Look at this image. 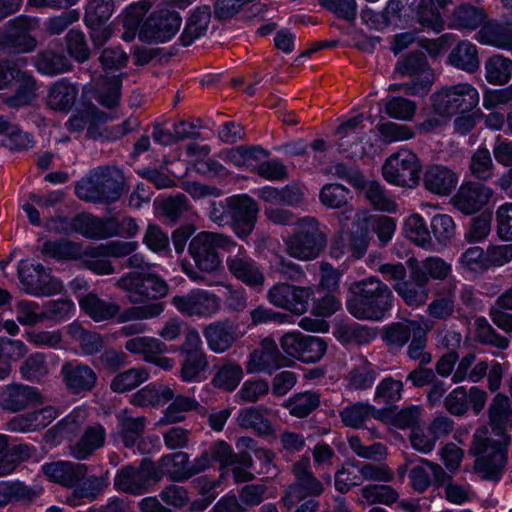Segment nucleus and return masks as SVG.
Returning <instances> with one entry per match:
<instances>
[{"instance_id": "2f4dec72", "label": "nucleus", "mask_w": 512, "mask_h": 512, "mask_svg": "<svg viewBox=\"0 0 512 512\" xmlns=\"http://www.w3.org/2000/svg\"><path fill=\"white\" fill-rule=\"evenodd\" d=\"M475 39L484 45L512 50V32L509 30L507 22L485 20L476 33Z\"/></svg>"}, {"instance_id": "680f3d73", "label": "nucleus", "mask_w": 512, "mask_h": 512, "mask_svg": "<svg viewBox=\"0 0 512 512\" xmlns=\"http://www.w3.org/2000/svg\"><path fill=\"white\" fill-rule=\"evenodd\" d=\"M18 87L14 95L8 97L5 102L10 107H21L30 104L36 97V80L27 71H22L16 80Z\"/></svg>"}, {"instance_id": "b1692460", "label": "nucleus", "mask_w": 512, "mask_h": 512, "mask_svg": "<svg viewBox=\"0 0 512 512\" xmlns=\"http://www.w3.org/2000/svg\"><path fill=\"white\" fill-rule=\"evenodd\" d=\"M124 73L92 76V97L101 106L112 109L119 105L121 100L122 77Z\"/></svg>"}, {"instance_id": "69168bd1", "label": "nucleus", "mask_w": 512, "mask_h": 512, "mask_svg": "<svg viewBox=\"0 0 512 512\" xmlns=\"http://www.w3.org/2000/svg\"><path fill=\"white\" fill-rule=\"evenodd\" d=\"M362 483L359 473V462L348 461L339 468L334 476V484L337 491L341 493L348 492L352 487Z\"/></svg>"}, {"instance_id": "423d86ee", "label": "nucleus", "mask_w": 512, "mask_h": 512, "mask_svg": "<svg viewBox=\"0 0 512 512\" xmlns=\"http://www.w3.org/2000/svg\"><path fill=\"white\" fill-rule=\"evenodd\" d=\"M159 482L154 463L145 459L138 465H125L120 468L113 480L114 489L121 493L133 496H141L153 491Z\"/></svg>"}, {"instance_id": "49530a36", "label": "nucleus", "mask_w": 512, "mask_h": 512, "mask_svg": "<svg viewBox=\"0 0 512 512\" xmlns=\"http://www.w3.org/2000/svg\"><path fill=\"white\" fill-rule=\"evenodd\" d=\"M107 218L100 219L91 214H79L70 222V229L91 239L107 238Z\"/></svg>"}, {"instance_id": "4d7b16f0", "label": "nucleus", "mask_w": 512, "mask_h": 512, "mask_svg": "<svg viewBox=\"0 0 512 512\" xmlns=\"http://www.w3.org/2000/svg\"><path fill=\"white\" fill-rule=\"evenodd\" d=\"M485 78L492 85H504L512 75V60L500 54L491 56L485 62Z\"/></svg>"}, {"instance_id": "e433bc0d", "label": "nucleus", "mask_w": 512, "mask_h": 512, "mask_svg": "<svg viewBox=\"0 0 512 512\" xmlns=\"http://www.w3.org/2000/svg\"><path fill=\"white\" fill-rule=\"evenodd\" d=\"M174 398V390L165 384L150 383L138 390L131 397V403L135 406L159 407Z\"/></svg>"}, {"instance_id": "473e14b6", "label": "nucleus", "mask_w": 512, "mask_h": 512, "mask_svg": "<svg viewBox=\"0 0 512 512\" xmlns=\"http://www.w3.org/2000/svg\"><path fill=\"white\" fill-rule=\"evenodd\" d=\"M150 7L151 4L148 0L135 2L126 7L116 18V21L121 23L124 29L121 38L125 42H132L137 35L139 36L140 23Z\"/></svg>"}, {"instance_id": "20e7f679", "label": "nucleus", "mask_w": 512, "mask_h": 512, "mask_svg": "<svg viewBox=\"0 0 512 512\" xmlns=\"http://www.w3.org/2000/svg\"><path fill=\"white\" fill-rule=\"evenodd\" d=\"M295 225L294 232L285 241L287 253L301 261H311L319 257L327 244V236L319 221L306 216L298 219Z\"/></svg>"}, {"instance_id": "0eeeda50", "label": "nucleus", "mask_w": 512, "mask_h": 512, "mask_svg": "<svg viewBox=\"0 0 512 512\" xmlns=\"http://www.w3.org/2000/svg\"><path fill=\"white\" fill-rule=\"evenodd\" d=\"M421 170L418 156L409 149L400 148L385 160L382 175L390 184L414 188L420 181Z\"/></svg>"}, {"instance_id": "4c0bfd02", "label": "nucleus", "mask_w": 512, "mask_h": 512, "mask_svg": "<svg viewBox=\"0 0 512 512\" xmlns=\"http://www.w3.org/2000/svg\"><path fill=\"white\" fill-rule=\"evenodd\" d=\"M79 305L95 322L108 321L120 314V307L116 302L101 299L92 293L82 297Z\"/></svg>"}, {"instance_id": "f257e3e1", "label": "nucleus", "mask_w": 512, "mask_h": 512, "mask_svg": "<svg viewBox=\"0 0 512 512\" xmlns=\"http://www.w3.org/2000/svg\"><path fill=\"white\" fill-rule=\"evenodd\" d=\"M237 243L231 237L216 232L202 231L195 235L188 246V253L195 266L188 261H181L183 273L194 282H204L203 273H215L222 266L218 249L232 253Z\"/></svg>"}, {"instance_id": "a211bd4d", "label": "nucleus", "mask_w": 512, "mask_h": 512, "mask_svg": "<svg viewBox=\"0 0 512 512\" xmlns=\"http://www.w3.org/2000/svg\"><path fill=\"white\" fill-rule=\"evenodd\" d=\"M286 363V358L280 353L276 342L272 338L261 341L259 348L250 353L246 362L248 374H272Z\"/></svg>"}, {"instance_id": "0e129e2a", "label": "nucleus", "mask_w": 512, "mask_h": 512, "mask_svg": "<svg viewBox=\"0 0 512 512\" xmlns=\"http://www.w3.org/2000/svg\"><path fill=\"white\" fill-rule=\"evenodd\" d=\"M363 502L373 504L392 505L399 499V493L392 486L388 485H367L361 491Z\"/></svg>"}, {"instance_id": "09e8293b", "label": "nucleus", "mask_w": 512, "mask_h": 512, "mask_svg": "<svg viewBox=\"0 0 512 512\" xmlns=\"http://www.w3.org/2000/svg\"><path fill=\"white\" fill-rule=\"evenodd\" d=\"M266 409L261 407H247L240 409L236 418L239 426L253 429L259 435H269L273 432L270 421L265 418Z\"/></svg>"}, {"instance_id": "7ed1b4c3", "label": "nucleus", "mask_w": 512, "mask_h": 512, "mask_svg": "<svg viewBox=\"0 0 512 512\" xmlns=\"http://www.w3.org/2000/svg\"><path fill=\"white\" fill-rule=\"evenodd\" d=\"M190 4V0L162 1L140 27L139 40L148 44L170 41L182 25L179 10H185Z\"/></svg>"}, {"instance_id": "ddd939ff", "label": "nucleus", "mask_w": 512, "mask_h": 512, "mask_svg": "<svg viewBox=\"0 0 512 512\" xmlns=\"http://www.w3.org/2000/svg\"><path fill=\"white\" fill-rule=\"evenodd\" d=\"M39 25L37 18L18 16L0 29V46L16 53H29L35 50L37 40L30 32Z\"/></svg>"}, {"instance_id": "1a4fd4ad", "label": "nucleus", "mask_w": 512, "mask_h": 512, "mask_svg": "<svg viewBox=\"0 0 512 512\" xmlns=\"http://www.w3.org/2000/svg\"><path fill=\"white\" fill-rule=\"evenodd\" d=\"M18 278L22 290L31 296L49 297L61 293L62 282L51 275L42 264H30L22 260L18 264Z\"/></svg>"}, {"instance_id": "6ab92c4d", "label": "nucleus", "mask_w": 512, "mask_h": 512, "mask_svg": "<svg viewBox=\"0 0 512 512\" xmlns=\"http://www.w3.org/2000/svg\"><path fill=\"white\" fill-rule=\"evenodd\" d=\"M165 309L161 302H154L147 305L131 306L120 312L117 317L118 323H126L121 327L120 333L123 336L130 337L142 334L147 331L144 320H149L160 316Z\"/></svg>"}, {"instance_id": "f03ea898", "label": "nucleus", "mask_w": 512, "mask_h": 512, "mask_svg": "<svg viewBox=\"0 0 512 512\" xmlns=\"http://www.w3.org/2000/svg\"><path fill=\"white\" fill-rule=\"evenodd\" d=\"M351 297L347 310L360 320H380L390 308L392 293L387 285L375 277L354 282L350 286Z\"/></svg>"}, {"instance_id": "f704fd0d", "label": "nucleus", "mask_w": 512, "mask_h": 512, "mask_svg": "<svg viewBox=\"0 0 512 512\" xmlns=\"http://www.w3.org/2000/svg\"><path fill=\"white\" fill-rule=\"evenodd\" d=\"M485 10L478 5L463 3L450 16V26L458 30L474 31L486 20Z\"/></svg>"}, {"instance_id": "c756f323", "label": "nucleus", "mask_w": 512, "mask_h": 512, "mask_svg": "<svg viewBox=\"0 0 512 512\" xmlns=\"http://www.w3.org/2000/svg\"><path fill=\"white\" fill-rule=\"evenodd\" d=\"M106 440V430L101 424L88 426L81 437L70 444V454L77 460H85L102 448Z\"/></svg>"}, {"instance_id": "5fc2aeb1", "label": "nucleus", "mask_w": 512, "mask_h": 512, "mask_svg": "<svg viewBox=\"0 0 512 512\" xmlns=\"http://www.w3.org/2000/svg\"><path fill=\"white\" fill-rule=\"evenodd\" d=\"M125 349L133 354L142 355L144 361L149 362L155 354L168 352L167 345L156 337L139 336L126 341Z\"/></svg>"}, {"instance_id": "bf43d9fd", "label": "nucleus", "mask_w": 512, "mask_h": 512, "mask_svg": "<svg viewBox=\"0 0 512 512\" xmlns=\"http://www.w3.org/2000/svg\"><path fill=\"white\" fill-rule=\"evenodd\" d=\"M42 253L56 260H76L83 256L81 245L66 239L46 241Z\"/></svg>"}, {"instance_id": "72a5a7b5", "label": "nucleus", "mask_w": 512, "mask_h": 512, "mask_svg": "<svg viewBox=\"0 0 512 512\" xmlns=\"http://www.w3.org/2000/svg\"><path fill=\"white\" fill-rule=\"evenodd\" d=\"M335 338L345 346L366 345L377 336L375 329L358 323H338L333 331Z\"/></svg>"}, {"instance_id": "dca6fc26", "label": "nucleus", "mask_w": 512, "mask_h": 512, "mask_svg": "<svg viewBox=\"0 0 512 512\" xmlns=\"http://www.w3.org/2000/svg\"><path fill=\"white\" fill-rule=\"evenodd\" d=\"M311 295L309 288L276 283L267 291V300L277 308L301 315L307 311Z\"/></svg>"}, {"instance_id": "9d476101", "label": "nucleus", "mask_w": 512, "mask_h": 512, "mask_svg": "<svg viewBox=\"0 0 512 512\" xmlns=\"http://www.w3.org/2000/svg\"><path fill=\"white\" fill-rule=\"evenodd\" d=\"M120 176L110 169L97 171L91 179L79 182L75 188L78 198L92 202H114L122 193Z\"/></svg>"}, {"instance_id": "cd10ccee", "label": "nucleus", "mask_w": 512, "mask_h": 512, "mask_svg": "<svg viewBox=\"0 0 512 512\" xmlns=\"http://www.w3.org/2000/svg\"><path fill=\"white\" fill-rule=\"evenodd\" d=\"M44 474L53 482L73 487L87 476V466L71 461H57L42 466Z\"/></svg>"}, {"instance_id": "58836bf2", "label": "nucleus", "mask_w": 512, "mask_h": 512, "mask_svg": "<svg viewBox=\"0 0 512 512\" xmlns=\"http://www.w3.org/2000/svg\"><path fill=\"white\" fill-rule=\"evenodd\" d=\"M448 62L452 66L468 73L476 72L480 67L478 48L468 40H462L451 50Z\"/></svg>"}, {"instance_id": "7c9ffc66", "label": "nucleus", "mask_w": 512, "mask_h": 512, "mask_svg": "<svg viewBox=\"0 0 512 512\" xmlns=\"http://www.w3.org/2000/svg\"><path fill=\"white\" fill-rule=\"evenodd\" d=\"M364 119L363 114H358L342 123L336 130L339 148L352 158H361L366 154L364 145L356 144L353 147L350 141V138H359V134H363Z\"/></svg>"}, {"instance_id": "13d9d810", "label": "nucleus", "mask_w": 512, "mask_h": 512, "mask_svg": "<svg viewBox=\"0 0 512 512\" xmlns=\"http://www.w3.org/2000/svg\"><path fill=\"white\" fill-rule=\"evenodd\" d=\"M150 377L147 368L138 366L117 374L110 383V389L116 393L130 391L146 382Z\"/></svg>"}, {"instance_id": "c03bdc74", "label": "nucleus", "mask_w": 512, "mask_h": 512, "mask_svg": "<svg viewBox=\"0 0 512 512\" xmlns=\"http://www.w3.org/2000/svg\"><path fill=\"white\" fill-rule=\"evenodd\" d=\"M376 378L375 367L367 359L360 357L348 372L347 388L356 391L367 390L373 386Z\"/></svg>"}, {"instance_id": "6e6552de", "label": "nucleus", "mask_w": 512, "mask_h": 512, "mask_svg": "<svg viewBox=\"0 0 512 512\" xmlns=\"http://www.w3.org/2000/svg\"><path fill=\"white\" fill-rule=\"evenodd\" d=\"M116 287L125 291L131 303H144L157 300L168 294L167 282L152 273H127L117 279Z\"/></svg>"}, {"instance_id": "ea45409f", "label": "nucleus", "mask_w": 512, "mask_h": 512, "mask_svg": "<svg viewBox=\"0 0 512 512\" xmlns=\"http://www.w3.org/2000/svg\"><path fill=\"white\" fill-rule=\"evenodd\" d=\"M77 96V86L62 78L50 86L47 105L53 110L68 111L74 105Z\"/></svg>"}, {"instance_id": "c9c22d12", "label": "nucleus", "mask_w": 512, "mask_h": 512, "mask_svg": "<svg viewBox=\"0 0 512 512\" xmlns=\"http://www.w3.org/2000/svg\"><path fill=\"white\" fill-rule=\"evenodd\" d=\"M368 248V237L364 231L350 233L342 231L333 241L331 247V256L340 258L346 252L359 259L364 256Z\"/></svg>"}, {"instance_id": "6e6d98bb", "label": "nucleus", "mask_w": 512, "mask_h": 512, "mask_svg": "<svg viewBox=\"0 0 512 512\" xmlns=\"http://www.w3.org/2000/svg\"><path fill=\"white\" fill-rule=\"evenodd\" d=\"M396 292L409 306L418 307L426 303L430 290L424 282L410 278V281L397 282L393 284Z\"/></svg>"}, {"instance_id": "2eb2a0df", "label": "nucleus", "mask_w": 512, "mask_h": 512, "mask_svg": "<svg viewBox=\"0 0 512 512\" xmlns=\"http://www.w3.org/2000/svg\"><path fill=\"white\" fill-rule=\"evenodd\" d=\"M227 212L232 230L239 238L248 237L256 224L258 205L248 195H236L226 198Z\"/></svg>"}, {"instance_id": "e2e57ef3", "label": "nucleus", "mask_w": 512, "mask_h": 512, "mask_svg": "<svg viewBox=\"0 0 512 512\" xmlns=\"http://www.w3.org/2000/svg\"><path fill=\"white\" fill-rule=\"evenodd\" d=\"M184 359L181 363L180 378L184 382H196L208 368V359L206 353L182 354Z\"/></svg>"}, {"instance_id": "864d4df0", "label": "nucleus", "mask_w": 512, "mask_h": 512, "mask_svg": "<svg viewBox=\"0 0 512 512\" xmlns=\"http://www.w3.org/2000/svg\"><path fill=\"white\" fill-rule=\"evenodd\" d=\"M416 20L423 29L439 33L444 28V21L433 0H415Z\"/></svg>"}, {"instance_id": "3c124183", "label": "nucleus", "mask_w": 512, "mask_h": 512, "mask_svg": "<svg viewBox=\"0 0 512 512\" xmlns=\"http://www.w3.org/2000/svg\"><path fill=\"white\" fill-rule=\"evenodd\" d=\"M404 234L417 246L426 250L433 249V242L424 218L415 213L404 222Z\"/></svg>"}, {"instance_id": "f3484780", "label": "nucleus", "mask_w": 512, "mask_h": 512, "mask_svg": "<svg viewBox=\"0 0 512 512\" xmlns=\"http://www.w3.org/2000/svg\"><path fill=\"white\" fill-rule=\"evenodd\" d=\"M236 248H238L237 253L230 254L226 259L228 271L246 286L257 291L262 290L265 284V275L261 267L248 255L243 246Z\"/></svg>"}, {"instance_id": "4468645a", "label": "nucleus", "mask_w": 512, "mask_h": 512, "mask_svg": "<svg viewBox=\"0 0 512 512\" xmlns=\"http://www.w3.org/2000/svg\"><path fill=\"white\" fill-rule=\"evenodd\" d=\"M295 482L290 485L283 497L287 506H293L306 497L320 496L324 490L323 484L310 470V460L307 457L301 458L293 466Z\"/></svg>"}, {"instance_id": "39448f33", "label": "nucleus", "mask_w": 512, "mask_h": 512, "mask_svg": "<svg viewBox=\"0 0 512 512\" xmlns=\"http://www.w3.org/2000/svg\"><path fill=\"white\" fill-rule=\"evenodd\" d=\"M478 90L469 83L443 86L431 95L432 111L445 121L472 111L479 104Z\"/></svg>"}, {"instance_id": "a878e982", "label": "nucleus", "mask_w": 512, "mask_h": 512, "mask_svg": "<svg viewBox=\"0 0 512 512\" xmlns=\"http://www.w3.org/2000/svg\"><path fill=\"white\" fill-rule=\"evenodd\" d=\"M488 412L491 429L499 437L496 442L508 444L506 432L512 429V407L508 397L497 394L492 399Z\"/></svg>"}, {"instance_id": "f8f14e48", "label": "nucleus", "mask_w": 512, "mask_h": 512, "mask_svg": "<svg viewBox=\"0 0 512 512\" xmlns=\"http://www.w3.org/2000/svg\"><path fill=\"white\" fill-rule=\"evenodd\" d=\"M171 304L183 315L209 319L214 317L222 307L221 298L214 292L194 288L182 295H175Z\"/></svg>"}, {"instance_id": "393cba45", "label": "nucleus", "mask_w": 512, "mask_h": 512, "mask_svg": "<svg viewBox=\"0 0 512 512\" xmlns=\"http://www.w3.org/2000/svg\"><path fill=\"white\" fill-rule=\"evenodd\" d=\"M459 174L442 164L428 165L423 173L424 188L438 196H448L456 188Z\"/></svg>"}, {"instance_id": "c85d7f7f", "label": "nucleus", "mask_w": 512, "mask_h": 512, "mask_svg": "<svg viewBox=\"0 0 512 512\" xmlns=\"http://www.w3.org/2000/svg\"><path fill=\"white\" fill-rule=\"evenodd\" d=\"M154 468L159 474V482L164 476L171 481L183 482L191 478L189 473V455L185 452H175L162 456Z\"/></svg>"}, {"instance_id": "5701e85b", "label": "nucleus", "mask_w": 512, "mask_h": 512, "mask_svg": "<svg viewBox=\"0 0 512 512\" xmlns=\"http://www.w3.org/2000/svg\"><path fill=\"white\" fill-rule=\"evenodd\" d=\"M410 278L428 285L430 280L444 281L452 273V265L438 256H429L422 261L410 258L407 261Z\"/></svg>"}, {"instance_id": "8fccbe9b", "label": "nucleus", "mask_w": 512, "mask_h": 512, "mask_svg": "<svg viewBox=\"0 0 512 512\" xmlns=\"http://www.w3.org/2000/svg\"><path fill=\"white\" fill-rule=\"evenodd\" d=\"M257 195L271 205L293 206L302 200L301 191L292 186H285L281 189L265 186L258 190Z\"/></svg>"}, {"instance_id": "aec40b11", "label": "nucleus", "mask_w": 512, "mask_h": 512, "mask_svg": "<svg viewBox=\"0 0 512 512\" xmlns=\"http://www.w3.org/2000/svg\"><path fill=\"white\" fill-rule=\"evenodd\" d=\"M493 196V190L483 184L475 182L463 183L451 198L452 205L466 215L481 210Z\"/></svg>"}, {"instance_id": "603ef678", "label": "nucleus", "mask_w": 512, "mask_h": 512, "mask_svg": "<svg viewBox=\"0 0 512 512\" xmlns=\"http://www.w3.org/2000/svg\"><path fill=\"white\" fill-rule=\"evenodd\" d=\"M119 422V434L124 445L128 448L133 447L145 428L144 417H132L127 410H122L117 414Z\"/></svg>"}, {"instance_id": "052dcab7", "label": "nucleus", "mask_w": 512, "mask_h": 512, "mask_svg": "<svg viewBox=\"0 0 512 512\" xmlns=\"http://www.w3.org/2000/svg\"><path fill=\"white\" fill-rule=\"evenodd\" d=\"M173 401L165 409L164 416L160 422L162 424H174L185 420L188 412L194 411L199 407V402L186 395H174Z\"/></svg>"}, {"instance_id": "4be33fe9", "label": "nucleus", "mask_w": 512, "mask_h": 512, "mask_svg": "<svg viewBox=\"0 0 512 512\" xmlns=\"http://www.w3.org/2000/svg\"><path fill=\"white\" fill-rule=\"evenodd\" d=\"M61 375L72 394L90 392L96 386L98 379L96 372L90 366L77 361L64 363Z\"/></svg>"}, {"instance_id": "bb28decb", "label": "nucleus", "mask_w": 512, "mask_h": 512, "mask_svg": "<svg viewBox=\"0 0 512 512\" xmlns=\"http://www.w3.org/2000/svg\"><path fill=\"white\" fill-rule=\"evenodd\" d=\"M203 335L209 349L214 353L228 351L239 338L236 326L228 320L208 324L203 330Z\"/></svg>"}, {"instance_id": "de8ad7c7", "label": "nucleus", "mask_w": 512, "mask_h": 512, "mask_svg": "<svg viewBox=\"0 0 512 512\" xmlns=\"http://www.w3.org/2000/svg\"><path fill=\"white\" fill-rule=\"evenodd\" d=\"M34 65L40 73L50 76L65 73L71 69L67 57L51 49L38 53L34 58Z\"/></svg>"}, {"instance_id": "a19ab883", "label": "nucleus", "mask_w": 512, "mask_h": 512, "mask_svg": "<svg viewBox=\"0 0 512 512\" xmlns=\"http://www.w3.org/2000/svg\"><path fill=\"white\" fill-rule=\"evenodd\" d=\"M217 367L211 384L220 390L233 392L244 377L242 366L236 361L223 359Z\"/></svg>"}, {"instance_id": "9b49d317", "label": "nucleus", "mask_w": 512, "mask_h": 512, "mask_svg": "<svg viewBox=\"0 0 512 512\" xmlns=\"http://www.w3.org/2000/svg\"><path fill=\"white\" fill-rule=\"evenodd\" d=\"M484 435L485 432L481 430L476 431L474 434L471 452L474 455L483 454V456L476 459L474 469L477 473L481 474L484 479L499 480L505 464V447L507 444L495 442L491 453H488L491 441L485 438Z\"/></svg>"}, {"instance_id": "79ce46f5", "label": "nucleus", "mask_w": 512, "mask_h": 512, "mask_svg": "<svg viewBox=\"0 0 512 512\" xmlns=\"http://www.w3.org/2000/svg\"><path fill=\"white\" fill-rule=\"evenodd\" d=\"M381 415V411L367 402L350 404L339 412L342 423L354 429L362 428L371 418L381 419Z\"/></svg>"}, {"instance_id": "37998d69", "label": "nucleus", "mask_w": 512, "mask_h": 512, "mask_svg": "<svg viewBox=\"0 0 512 512\" xmlns=\"http://www.w3.org/2000/svg\"><path fill=\"white\" fill-rule=\"evenodd\" d=\"M211 19V11L208 6L197 7L189 17L186 26L180 36L183 46L191 45L195 40L205 35Z\"/></svg>"}, {"instance_id": "412c9836", "label": "nucleus", "mask_w": 512, "mask_h": 512, "mask_svg": "<svg viewBox=\"0 0 512 512\" xmlns=\"http://www.w3.org/2000/svg\"><path fill=\"white\" fill-rule=\"evenodd\" d=\"M42 402V396L35 387L13 383L6 385L0 391V407L8 412L17 413L32 404Z\"/></svg>"}, {"instance_id": "774afa93", "label": "nucleus", "mask_w": 512, "mask_h": 512, "mask_svg": "<svg viewBox=\"0 0 512 512\" xmlns=\"http://www.w3.org/2000/svg\"><path fill=\"white\" fill-rule=\"evenodd\" d=\"M320 404L319 395L315 392H304L291 397L285 404L291 415L303 418L309 415Z\"/></svg>"}, {"instance_id": "a18cd8bd", "label": "nucleus", "mask_w": 512, "mask_h": 512, "mask_svg": "<svg viewBox=\"0 0 512 512\" xmlns=\"http://www.w3.org/2000/svg\"><path fill=\"white\" fill-rule=\"evenodd\" d=\"M66 329L71 339L79 344L84 355H95L102 350L104 341L99 333L85 329L76 321L69 324Z\"/></svg>"}, {"instance_id": "338daca9", "label": "nucleus", "mask_w": 512, "mask_h": 512, "mask_svg": "<svg viewBox=\"0 0 512 512\" xmlns=\"http://www.w3.org/2000/svg\"><path fill=\"white\" fill-rule=\"evenodd\" d=\"M32 448L27 444H14L0 456V477L11 474L19 463L30 458Z\"/></svg>"}]
</instances>
